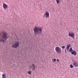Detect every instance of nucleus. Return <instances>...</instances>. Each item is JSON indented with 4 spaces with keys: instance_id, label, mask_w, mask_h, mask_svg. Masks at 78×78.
Segmentation results:
<instances>
[{
    "instance_id": "nucleus-10",
    "label": "nucleus",
    "mask_w": 78,
    "mask_h": 78,
    "mask_svg": "<svg viewBox=\"0 0 78 78\" xmlns=\"http://www.w3.org/2000/svg\"><path fill=\"white\" fill-rule=\"evenodd\" d=\"M73 66L75 67H78V62H77L74 61L73 62Z\"/></svg>"
},
{
    "instance_id": "nucleus-17",
    "label": "nucleus",
    "mask_w": 78,
    "mask_h": 78,
    "mask_svg": "<svg viewBox=\"0 0 78 78\" xmlns=\"http://www.w3.org/2000/svg\"><path fill=\"white\" fill-rule=\"evenodd\" d=\"M62 48H65V46H62Z\"/></svg>"
},
{
    "instance_id": "nucleus-9",
    "label": "nucleus",
    "mask_w": 78,
    "mask_h": 78,
    "mask_svg": "<svg viewBox=\"0 0 78 78\" xmlns=\"http://www.w3.org/2000/svg\"><path fill=\"white\" fill-rule=\"evenodd\" d=\"M30 68H31L32 70H35V69H36V66H35L34 64H33L32 66H30Z\"/></svg>"
},
{
    "instance_id": "nucleus-7",
    "label": "nucleus",
    "mask_w": 78,
    "mask_h": 78,
    "mask_svg": "<svg viewBox=\"0 0 78 78\" xmlns=\"http://www.w3.org/2000/svg\"><path fill=\"white\" fill-rule=\"evenodd\" d=\"M68 35L72 38L75 37V33H73L72 32H69Z\"/></svg>"
},
{
    "instance_id": "nucleus-2",
    "label": "nucleus",
    "mask_w": 78,
    "mask_h": 78,
    "mask_svg": "<svg viewBox=\"0 0 78 78\" xmlns=\"http://www.w3.org/2000/svg\"><path fill=\"white\" fill-rule=\"evenodd\" d=\"M43 28L42 27H40L35 26L34 28L33 29L35 35L39 33H41L42 31Z\"/></svg>"
},
{
    "instance_id": "nucleus-6",
    "label": "nucleus",
    "mask_w": 78,
    "mask_h": 78,
    "mask_svg": "<svg viewBox=\"0 0 78 78\" xmlns=\"http://www.w3.org/2000/svg\"><path fill=\"white\" fill-rule=\"evenodd\" d=\"M49 14L48 12L47 11L45 12V13L44 14V16L45 17L46 19L49 18Z\"/></svg>"
},
{
    "instance_id": "nucleus-8",
    "label": "nucleus",
    "mask_w": 78,
    "mask_h": 78,
    "mask_svg": "<svg viewBox=\"0 0 78 78\" xmlns=\"http://www.w3.org/2000/svg\"><path fill=\"white\" fill-rule=\"evenodd\" d=\"M3 7L4 9H6L8 8H9L8 5L5 3L3 4Z\"/></svg>"
},
{
    "instance_id": "nucleus-4",
    "label": "nucleus",
    "mask_w": 78,
    "mask_h": 78,
    "mask_svg": "<svg viewBox=\"0 0 78 78\" xmlns=\"http://www.w3.org/2000/svg\"><path fill=\"white\" fill-rule=\"evenodd\" d=\"M55 50L58 54H61V52L62 51L61 50V48H60V47H56L55 48Z\"/></svg>"
},
{
    "instance_id": "nucleus-11",
    "label": "nucleus",
    "mask_w": 78,
    "mask_h": 78,
    "mask_svg": "<svg viewBox=\"0 0 78 78\" xmlns=\"http://www.w3.org/2000/svg\"><path fill=\"white\" fill-rule=\"evenodd\" d=\"M70 44H67V45L66 46V50H69V48L70 47Z\"/></svg>"
},
{
    "instance_id": "nucleus-18",
    "label": "nucleus",
    "mask_w": 78,
    "mask_h": 78,
    "mask_svg": "<svg viewBox=\"0 0 78 78\" xmlns=\"http://www.w3.org/2000/svg\"><path fill=\"white\" fill-rule=\"evenodd\" d=\"M57 61L58 62H59V60L58 59H57Z\"/></svg>"
},
{
    "instance_id": "nucleus-12",
    "label": "nucleus",
    "mask_w": 78,
    "mask_h": 78,
    "mask_svg": "<svg viewBox=\"0 0 78 78\" xmlns=\"http://www.w3.org/2000/svg\"><path fill=\"white\" fill-rule=\"evenodd\" d=\"M6 75L5 74H3L2 75V78H6Z\"/></svg>"
},
{
    "instance_id": "nucleus-3",
    "label": "nucleus",
    "mask_w": 78,
    "mask_h": 78,
    "mask_svg": "<svg viewBox=\"0 0 78 78\" xmlns=\"http://www.w3.org/2000/svg\"><path fill=\"white\" fill-rule=\"evenodd\" d=\"M19 45H20L19 41H16L15 42L14 44H12V46L13 48H18V47H19Z\"/></svg>"
},
{
    "instance_id": "nucleus-1",
    "label": "nucleus",
    "mask_w": 78,
    "mask_h": 78,
    "mask_svg": "<svg viewBox=\"0 0 78 78\" xmlns=\"http://www.w3.org/2000/svg\"><path fill=\"white\" fill-rule=\"evenodd\" d=\"M8 34L5 31H3L0 32V42H4L5 40L6 41L8 39V37H7Z\"/></svg>"
},
{
    "instance_id": "nucleus-15",
    "label": "nucleus",
    "mask_w": 78,
    "mask_h": 78,
    "mask_svg": "<svg viewBox=\"0 0 78 78\" xmlns=\"http://www.w3.org/2000/svg\"><path fill=\"white\" fill-rule=\"evenodd\" d=\"M53 62H56V58H54L52 60Z\"/></svg>"
},
{
    "instance_id": "nucleus-16",
    "label": "nucleus",
    "mask_w": 78,
    "mask_h": 78,
    "mask_svg": "<svg viewBox=\"0 0 78 78\" xmlns=\"http://www.w3.org/2000/svg\"><path fill=\"white\" fill-rule=\"evenodd\" d=\"M70 67H71V69H72V68H73V65L71 64L70 65Z\"/></svg>"
},
{
    "instance_id": "nucleus-14",
    "label": "nucleus",
    "mask_w": 78,
    "mask_h": 78,
    "mask_svg": "<svg viewBox=\"0 0 78 78\" xmlns=\"http://www.w3.org/2000/svg\"><path fill=\"white\" fill-rule=\"evenodd\" d=\"M56 2L57 4H59L60 3V1L59 0H56Z\"/></svg>"
},
{
    "instance_id": "nucleus-13",
    "label": "nucleus",
    "mask_w": 78,
    "mask_h": 78,
    "mask_svg": "<svg viewBox=\"0 0 78 78\" xmlns=\"http://www.w3.org/2000/svg\"><path fill=\"white\" fill-rule=\"evenodd\" d=\"M27 73L28 74L31 75V71H29L27 72Z\"/></svg>"
},
{
    "instance_id": "nucleus-5",
    "label": "nucleus",
    "mask_w": 78,
    "mask_h": 78,
    "mask_svg": "<svg viewBox=\"0 0 78 78\" xmlns=\"http://www.w3.org/2000/svg\"><path fill=\"white\" fill-rule=\"evenodd\" d=\"M69 52H71L72 55H74V56H76L77 54V53L76 51L74 50L73 51V49L72 48H69Z\"/></svg>"
}]
</instances>
